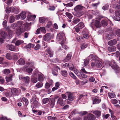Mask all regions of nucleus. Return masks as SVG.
I'll list each match as a JSON object with an SVG mask.
<instances>
[{"label":"nucleus","instance_id":"f257e3e1","mask_svg":"<svg viewBox=\"0 0 120 120\" xmlns=\"http://www.w3.org/2000/svg\"><path fill=\"white\" fill-rule=\"evenodd\" d=\"M108 64L116 72V73H119L120 72V68L116 64V63L113 60L111 64V62L109 61H107L106 64Z\"/></svg>","mask_w":120,"mask_h":120},{"label":"nucleus","instance_id":"f03ea898","mask_svg":"<svg viewBox=\"0 0 120 120\" xmlns=\"http://www.w3.org/2000/svg\"><path fill=\"white\" fill-rule=\"evenodd\" d=\"M26 64L27 67L29 66L31 67V68L27 69L26 70V71L29 73H31L33 71V69L35 68L34 66V62L32 61L27 62L26 63Z\"/></svg>","mask_w":120,"mask_h":120},{"label":"nucleus","instance_id":"7ed1b4c3","mask_svg":"<svg viewBox=\"0 0 120 120\" xmlns=\"http://www.w3.org/2000/svg\"><path fill=\"white\" fill-rule=\"evenodd\" d=\"M64 34L62 33H59L57 35L56 37V41H60V44H63L65 41V40L64 39Z\"/></svg>","mask_w":120,"mask_h":120},{"label":"nucleus","instance_id":"20e7f679","mask_svg":"<svg viewBox=\"0 0 120 120\" xmlns=\"http://www.w3.org/2000/svg\"><path fill=\"white\" fill-rule=\"evenodd\" d=\"M120 10H116L115 11V15L113 17V19L115 20L120 21Z\"/></svg>","mask_w":120,"mask_h":120},{"label":"nucleus","instance_id":"39448f33","mask_svg":"<svg viewBox=\"0 0 120 120\" xmlns=\"http://www.w3.org/2000/svg\"><path fill=\"white\" fill-rule=\"evenodd\" d=\"M89 57H91L92 60H93V61L91 63V66L92 68H94L96 66V64L95 63V59L97 58V56L94 55H90Z\"/></svg>","mask_w":120,"mask_h":120},{"label":"nucleus","instance_id":"423d86ee","mask_svg":"<svg viewBox=\"0 0 120 120\" xmlns=\"http://www.w3.org/2000/svg\"><path fill=\"white\" fill-rule=\"evenodd\" d=\"M66 93L68 94V99L69 101H72L75 99V97L73 96L72 93L68 92H67Z\"/></svg>","mask_w":120,"mask_h":120},{"label":"nucleus","instance_id":"0eeeda50","mask_svg":"<svg viewBox=\"0 0 120 120\" xmlns=\"http://www.w3.org/2000/svg\"><path fill=\"white\" fill-rule=\"evenodd\" d=\"M43 38L45 41L49 42L51 38L50 33H49L46 34L44 35Z\"/></svg>","mask_w":120,"mask_h":120},{"label":"nucleus","instance_id":"6e6552de","mask_svg":"<svg viewBox=\"0 0 120 120\" xmlns=\"http://www.w3.org/2000/svg\"><path fill=\"white\" fill-rule=\"evenodd\" d=\"M57 103L58 105H59L62 106H64L65 104V101L61 98H59L58 99Z\"/></svg>","mask_w":120,"mask_h":120},{"label":"nucleus","instance_id":"1a4fd4ad","mask_svg":"<svg viewBox=\"0 0 120 120\" xmlns=\"http://www.w3.org/2000/svg\"><path fill=\"white\" fill-rule=\"evenodd\" d=\"M37 75L38 80L40 81H43L44 80V78L42 75L40 74H39L37 72H36L34 73V76H37Z\"/></svg>","mask_w":120,"mask_h":120},{"label":"nucleus","instance_id":"9d476101","mask_svg":"<svg viewBox=\"0 0 120 120\" xmlns=\"http://www.w3.org/2000/svg\"><path fill=\"white\" fill-rule=\"evenodd\" d=\"M25 31V29L23 28L19 27L17 29L16 33L17 35L19 36L22 33Z\"/></svg>","mask_w":120,"mask_h":120},{"label":"nucleus","instance_id":"9b49d317","mask_svg":"<svg viewBox=\"0 0 120 120\" xmlns=\"http://www.w3.org/2000/svg\"><path fill=\"white\" fill-rule=\"evenodd\" d=\"M11 92L12 95H13L16 96L18 95V90L15 88H12L11 89Z\"/></svg>","mask_w":120,"mask_h":120},{"label":"nucleus","instance_id":"f8f14e48","mask_svg":"<svg viewBox=\"0 0 120 120\" xmlns=\"http://www.w3.org/2000/svg\"><path fill=\"white\" fill-rule=\"evenodd\" d=\"M84 8L81 5H78L75 7L74 9L75 11H77L82 10Z\"/></svg>","mask_w":120,"mask_h":120},{"label":"nucleus","instance_id":"ddd939ff","mask_svg":"<svg viewBox=\"0 0 120 120\" xmlns=\"http://www.w3.org/2000/svg\"><path fill=\"white\" fill-rule=\"evenodd\" d=\"M101 100L99 98L97 97H95L94 98L93 103V104H98L101 101Z\"/></svg>","mask_w":120,"mask_h":120},{"label":"nucleus","instance_id":"4468645a","mask_svg":"<svg viewBox=\"0 0 120 120\" xmlns=\"http://www.w3.org/2000/svg\"><path fill=\"white\" fill-rule=\"evenodd\" d=\"M46 51L49 54L50 57H52L53 55V52L50 47H48L46 49Z\"/></svg>","mask_w":120,"mask_h":120},{"label":"nucleus","instance_id":"2eb2a0df","mask_svg":"<svg viewBox=\"0 0 120 120\" xmlns=\"http://www.w3.org/2000/svg\"><path fill=\"white\" fill-rule=\"evenodd\" d=\"M117 41L116 39H114L109 41L108 42V45L110 46L113 45L117 43Z\"/></svg>","mask_w":120,"mask_h":120},{"label":"nucleus","instance_id":"dca6fc26","mask_svg":"<svg viewBox=\"0 0 120 120\" xmlns=\"http://www.w3.org/2000/svg\"><path fill=\"white\" fill-rule=\"evenodd\" d=\"M15 39H14L12 41L13 42L15 43L16 45L18 46L24 42L23 41L20 40H19L15 42Z\"/></svg>","mask_w":120,"mask_h":120},{"label":"nucleus","instance_id":"f3484780","mask_svg":"<svg viewBox=\"0 0 120 120\" xmlns=\"http://www.w3.org/2000/svg\"><path fill=\"white\" fill-rule=\"evenodd\" d=\"M25 63V60L22 58L20 59L17 62L18 64L20 65H24Z\"/></svg>","mask_w":120,"mask_h":120},{"label":"nucleus","instance_id":"a211bd4d","mask_svg":"<svg viewBox=\"0 0 120 120\" xmlns=\"http://www.w3.org/2000/svg\"><path fill=\"white\" fill-rule=\"evenodd\" d=\"M95 118L94 116L91 113H90L88 115L86 120H94Z\"/></svg>","mask_w":120,"mask_h":120},{"label":"nucleus","instance_id":"6ab92c4d","mask_svg":"<svg viewBox=\"0 0 120 120\" xmlns=\"http://www.w3.org/2000/svg\"><path fill=\"white\" fill-rule=\"evenodd\" d=\"M101 112L98 110H95L93 111V113L98 118L101 115Z\"/></svg>","mask_w":120,"mask_h":120},{"label":"nucleus","instance_id":"aec40b11","mask_svg":"<svg viewBox=\"0 0 120 120\" xmlns=\"http://www.w3.org/2000/svg\"><path fill=\"white\" fill-rule=\"evenodd\" d=\"M107 49L109 52H113L116 50V48L115 46H110L108 47Z\"/></svg>","mask_w":120,"mask_h":120},{"label":"nucleus","instance_id":"412c9836","mask_svg":"<svg viewBox=\"0 0 120 120\" xmlns=\"http://www.w3.org/2000/svg\"><path fill=\"white\" fill-rule=\"evenodd\" d=\"M95 63L96 64V67L98 68H100L101 67L102 65L101 64V62L98 60L96 59Z\"/></svg>","mask_w":120,"mask_h":120},{"label":"nucleus","instance_id":"4be33fe9","mask_svg":"<svg viewBox=\"0 0 120 120\" xmlns=\"http://www.w3.org/2000/svg\"><path fill=\"white\" fill-rule=\"evenodd\" d=\"M55 102L54 101L52 100L48 104V106L49 107L51 108H53L55 105Z\"/></svg>","mask_w":120,"mask_h":120},{"label":"nucleus","instance_id":"5701e85b","mask_svg":"<svg viewBox=\"0 0 120 120\" xmlns=\"http://www.w3.org/2000/svg\"><path fill=\"white\" fill-rule=\"evenodd\" d=\"M95 25L97 28H100L101 26L99 21L97 20H96L95 21Z\"/></svg>","mask_w":120,"mask_h":120},{"label":"nucleus","instance_id":"b1692460","mask_svg":"<svg viewBox=\"0 0 120 120\" xmlns=\"http://www.w3.org/2000/svg\"><path fill=\"white\" fill-rule=\"evenodd\" d=\"M113 35V33H110L107 35L106 36V38L108 40H110L112 38Z\"/></svg>","mask_w":120,"mask_h":120},{"label":"nucleus","instance_id":"393cba45","mask_svg":"<svg viewBox=\"0 0 120 120\" xmlns=\"http://www.w3.org/2000/svg\"><path fill=\"white\" fill-rule=\"evenodd\" d=\"M30 25L29 23H26L25 25V31H28L30 30Z\"/></svg>","mask_w":120,"mask_h":120},{"label":"nucleus","instance_id":"a878e982","mask_svg":"<svg viewBox=\"0 0 120 120\" xmlns=\"http://www.w3.org/2000/svg\"><path fill=\"white\" fill-rule=\"evenodd\" d=\"M43 86V83L42 82H38L35 86V87H36L37 88H41Z\"/></svg>","mask_w":120,"mask_h":120},{"label":"nucleus","instance_id":"bb28decb","mask_svg":"<svg viewBox=\"0 0 120 120\" xmlns=\"http://www.w3.org/2000/svg\"><path fill=\"white\" fill-rule=\"evenodd\" d=\"M79 77V78L80 79H85L87 77V76L86 75L84 74H83L82 73H80V75Z\"/></svg>","mask_w":120,"mask_h":120},{"label":"nucleus","instance_id":"cd10ccee","mask_svg":"<svg viewBox=\"0 0 120 120\" xmlns=\"http://www.w3.org/2000/svg\"><path fill=\"white\" fill-rule=\"evenodd\" d=\"M10 73V70L8 69H4L3 71V73L5 75H7L9 74Z\"/></svg>","mask_w":120,"mask_h":120},{"label":"nucleus","instance_id":"c85d7f7f","mask_svg":"<svg viewBox=\"0 0 120 120\" xmlns=\"http://www.w3.org/2000/svg\"><path fill=\"white\" fill-rule=\"evenodd\" d=\"M12 10L15 13V14H18L19 11V8L16 7H14L12 9Z\"/></svg>","mask_w":120,"mask_h":120},{"label":"nucleus","instance_id":"c756f323","mask_svg":"<svg viewBox=\"0 0 120 120\" xmlns=\"http://www.w3.org/2000/svg\"><path fill=\"white\" fill-rule=\"evenodd\" d=\"M0 34L1 38L4 39L7 36V34L4 31L1 32V33Z\"/></svg>","mask_w":120,"mask_h":120},{"label":"nucleus","instance_id":"7c9ffc66","mask_svg":"<svg viewBox=\"0 0 120 120\" xmlns=\"http://www.w3.org/2000/svg\"><path fill=\"white\" fill-rule=\"evenodd\" d=\"M46 19L44 17H41L39 18V21L41 23H44L45 22Z\"/></svg>","mask_w":120,"mask_h":120},{"label":"nucleus","instance_id":"2f4dec72","mask_svg":"<svg viewBox=\"0 0 120 120\" xmlns=\"http://www.w3.org/2000/svg\"><path fill=\"white\" fill-rule=\"evenodd\" d=\"M74 3L73 2H71L67 4H64V6L65 7H69L73 6V5Z\"/></svg>","mask_w":120,"mask_h":120},{"label":"nucleus","instance_id":"473e14b6","mask_svg":"<svg viewBox=\"0 0 120 120\" xmlns=\"http://www.w3.org/2000/svg\"><path fill=\"white\" fill-rule=\"evenodd\" d=\"M9 48L10 50L12 51H15V47L12 44L9 45Z\"/></svg>","mask_w":120,"mask_h":120},{"label":"nucleus","instance_id":"72a5a7b5","mask_svg":"<svg viewBox=\"0 0 120 120\" xmlns=\"http://www.w3.org/2000/svg\"><path fill=\"white\" fill-rule=\"evenodd\" d=\"M71 54H68L67 55L66 58L64 60V61L67 62L70 60L71 58Z\"/></svg>","mask_w":120,"mask_h":120},{"label":"nucleus","instance_id":"f704fd0d","mask_svg":"<svg viewBox=\"0 0 120 120\" xmlns=\"http://www.w3.org/2000/svg\"><path fill=\"white\" fill-rule=\"evenodd\" d=\"M102 25L103 26H106L108 24L107 21L106 20H103L101 22Z\"/></svg>","mask_w":120,"mask_h":120},{"label":"nucleus","instance_id":"c9c22d12","mask_svg":"<svg viewBox=\"0 0 120 120\" xmlns=\"http://www.w3.org/2000/svg\"><path fill=\"white\" fill-rule=\"evenodd\" d=\"M15 18L13 15L11 16L9 19V22L10 23H12L15 21Z\"/></svg>","mask_w":120,"mask_h":120},{"label":"nucleus","instance_id":"e433bc0d","mask_svg":"<svg viewBox=\"0 0 120 120\" xmlns=\"http://www.w3.org/2000/svg\"><path fill=\"white\" fill-rule=\"evenodd\" d=\"M62 76L64 77H66L67 75V72L65 71H61Z\"/></svg>","mask_w":120,"mask_h":120},{"label":"nucleus","instance_id":"4c0bfd02","mask_svg":"<svg viewBox=\"0 0 120 120\" xmlns=\"http://www.w3.org/2000/svg\"><path fill=\"white\" fill-rule=\"evenodd\" d=\"M36 17V16L35 15H30L29 16V19L30 20H34Z\"/></svg>","mask_w":120,"mask_h":120},{"label":"nucleus","instance_id":"58836bf2","mask_svg":"<svg viewBox=\"0 0 120 120\" xmlns=\"http://www.w3.org/2000/svg\"><path fill=\"white\" fill-rule=\"evenodd\" d=\"M77 26L82 29L84 27V25L83 22H80L78 24Z\"/></svg>","mask_w":120,"mask_h":120},{"label":"nucleus","instance_id":"ea45409f","mask_svg":"<svg viewBox=\"0 0 120 120\" xmlns=\"http://www.w3.org/2000/svg\"><path fill=\"white\" fill-rule=\"evenodd\" d=\"M69 74L71 77H72L73 79H76L77 78L76 77L72 72L70 71L69 72Z\"/></svg>","mask_w":120,"mask_h":120},{"label":"nucleus","instance_id":"a19ab883","mask_svg":"<svg viewBox=\"0 0 120 120\" xmlns=\"http://www.w3.org/2000/svg\"><path fill=\"white\" fill-rule=\"evenodd\" d=\"M6 58L8 59L11 60L12 59V56L9 53H8L6 56Z\"/></svg>","mask_w":120,"mask_h":120},{"label":"nucleus","instance_id":"79ce46f5","mask_svg":"<svg viewBox=\"0 0 120 120\" xmlns=\"http://www.w3.org/2000/svg\"><path fill=\"white\" fill-rule=\"evenodd\" d=\"M13 77V75H11L9 77H6V80L8 82H9L11 81L12 79V78Z\"/></svg>","mask_w":120,"mask_h":120},{"label":"nucleus","instance_id":"37998d69","mask_svg":"<svg viewBox=\"0 0 120 120\" xmlns=\"http://www.w3.org/2000/svg\"><path fill=\"white\" fill-rule=\"evenodd\" d=\"M108 95L110 98H113L115 96V95L114 93L112 94L110 93H108Z\"/></svg>","mask_w":120,"mask_h":120},{"label":"nucleus","instance_id":"c03bdc74","mask_svg":"<svg viewBox=\"0 0 120 120\" xmlns=\"http://www.w3.org/2000/svg\"><path fill=\"white\" fill-rule=\"evenodd\" d=\"M80 72L81 73H84L85 74H87L88 73L89 74H91V73L90 72H87L86 71L85 69L84 68H82L80 70Z\"/></svg>","mask_w":120,"mask_h":120},{"label":"nucleus","instance_id":"a18cd8bd","mask_svg":"<svg viewBox=\"0 0 120 120\" xmlns=\"http://www.w3.org/2000/svg\"><path fill=\"white\" fill-rule=\"evenodd\" d=\"M66 15L68 17V18L70 19H71L72 17V15L70 13L66 12Z\"/></svg>","mask_w":120,"mask_h":120},{"label":"nucleus","instance_id":"49530a36","mask_svg":"<svg viewBox=\"0 0 120 120\" xmlns=\"http://www.w3.org/2000/svg\"><path fill=\"white\" fill-rule=\"evenodd\" d=\"M74 72L78 76H79L80 73L79 72V71L76 69H75L73 70Z\"/></svg>","mask_w":120,"mask_h":120},{"label":"nucleus","instance_id":"de8ad7c7","mask_svg":"<svg viewBox=\"0 0 120 120\" xmlns=\"http://www.w3.org/2000/svg\"><path fill=\"white\" fill-rule=\"evenodd\" d=\"M49 101V99L48 98H46L43 100L42 103L44 104H45L48 102Z\"/></svg>","mask_w":120,"mask_h":120},{"label":"nucleus","instance_id":"09e8293b","mask_svg":"<svg viewBox=\"0 0 120 120\" xmlns=\"http://www.w3.org/2000/svg\"><path fill=\"white\" fill-rule=\"evenodd\" d=\"M24 79L25 80V82L26 83H29L30 78L29 77L26 76L25 77H24Z\"/></svg>","mask_w":120,"mask_h":120},{"label":"nucleus","instance_id":"8fccbe9b","mask_svg":"<svg viewBox=\"0 0 120 120\" xmlns=\"http://www.w3.org/2000/svg\"><path fill=\"white\" fill-rule=\"evenodd\" d=\"M39 29L40 30V32L41 33H42L44 34L46 33V30L44 27H41L39 28Z\"/></svg>","mask_w":120,"mask_h":120},{"label":"nucleus","instance_id":"3c124183","mask_svg":"<svg viewBox=\"0 0 120 120\" xmlns=\"http://www.w3.org/2000/svg\"><path fill=\"white\" fill-rule=\"evenodd\" d=\"M22 100L25 102V105L27 106L28 103V100L25 98L23 97L22 98Z\"/></svg>","mask_w":120,"mask_h":120},{"label":"nucleus","instance_id":"603ef678","mask_svg":"<svg viewBox=\"0 0 120 120\" xmlns=\"http://www.w3.org/2000/svg\"><path fill=\"white\" fill-rule=\"evenodd\" d=\"M48 119L49 120H56L57 118L56 117H52L51 116H49L48 117Z\"/></svg>","mask_w":120,"mask_h":120},{"label":"nucleus","instance_id":"864d4df0","mask_svg":"<svg viewBox=\"0 0 120 120\" xmlns=\"http://www.w3.org/2000/svg\"><path fill=\"white\" fill-rule=\"evenodd\" d=\"M80 21V19H79L77 18L76 19H74L73 21V22L74 24H76L78 23Z\"/></svg>","mask_w":120,"mask_h":120},{"label":"nucleus","instance_id":"5fc2aeb1","mask_svg":"<svg viewBox=\"0 0 120 120\" xmlns=\"http://www.w3.org/2000/svg\"><path fill=\"white\" fill-rule=\"evenodd\" d=\"M26 13L25 12H23V13L21 16V19L22 20L26 18V16L25 15Z\"/></svg>","mask_w":120,"mask_h":120},{"label":"nucleus","instance_id":"6e6d98bb","mask_svg":"<svg viewBox=\"0 0 120 120\" xmlns=\"http://www.w3.org/2000/svg\"><path fill=\"white\" fill-rule=\"evenodd\" d=\"M109 5L108 4L105 5L102 8L104 10H106L108 9Z\"/></svg>","mask_w":120,"mask_h":120},{"label":"nucleus","instance_id":"4d7b16f0","mask_svg":"<svg viewBox=\"0 0 120 120\" xmlns=\"http://www.w3.org/2000/svg\"><path fill=\"white\" fill-rule=\"evenodd\" d=\"M84 13L83 12H77L76 14V15L78 17H80L83 15Z\"/></svg>","mask_w":120,"mask_h":120},{"label":"nucleus","instance_id":"13d9d810","mask_svg":"<svg viewBox=\"0 0 120 120\" xmlns=\"http://www.w3.org/2000/svg\"><path fill=\"white\" fill-rule=\"evenodd\" d=\"M33 104L35 106L37 107L39 106L40 105L39 102H38L37 100L36 101H35V102L33 103Z\"/></svg>","mask_w":120,"mask_h":120},{"label":"nucleus","instance_id":"bf43d9fd","mask_svg":"<svg viewBox=\"0 0 120 120\" xmlns=\"http://www.w3.org/2000/svg\"><path fill=\"white\" fill-rule=\"evenodd\" d=\"M87 45L86 44L83 43L82 44L81 46V49H83L87 47Z\"/></svg>","mask_w":120,"mask_h":120},{"label":"nucleus","instance_id":"052dcab7","mask_svg":"<svg viewBox=\"0 0 120 120\" xmlns=\"http://www.w3.org/2000/svg\"><path fill=\"white\" fill-rule=\"evenodd\" d=\"M17 26L21 27L23 26L24 25L22 23V22H18L17 23Z\"/></svg>","mask_w":120,"mask_h":120},{"label":"nucleus","instance_id":"680f3d73","mask_svg":"<svg viewBox=\"0 0 120 120\" xmlns=\"http://www.w3.org/2000/svg\"><path fill=\"white\" fill-rule=\"evenodd\" d=\"M32 82L34 83H36L38 81L37 78L36 77H34L31 79Z\"/></svg>","mask_w":120,"mask_h":120},{"label":"nucleus","instance_id":"e2e57ef3","mask_svg":"<svg viewBox=\"0 0 120 120\" xmlns=\"http://www.w3.org/2000/svg\"><path fill=\"white\" fill-rule=\"evenodd\" d=\"M45 88L47 89L48 90H49L50 87L49 84L48 82L46 83L45 85Z\"/></svg>","mask_w":120,"mask_h":120},{"label":"nucleus","instance_id":"0e129e2a","mask_svg":"<svg viewBox=\"0 0 120 120\" xmlns=\"http://www.w3.org/2000/svg\"><path fill=\"white\" fill-rule=\"evenodd\" d=\"M17 27V24L16 23L12 24L11 26V27L13 29H15L16 27Z\"/></svg>","mask_w":120,"mask_h":120},{"label":"nucleus","instance_id":"69168bd1","mask_svg":"<svg viewBox=\"0 0 120 120\" xmlns=\"http://www.w3.org/2000/svg\"><path fill=\"white\" fill-rule=\"evenodd\" d=\"M34 45L33 44H29L26 46V47L27 48H30L31 47H34Z\"/></svg>","mask_w":120,"mask_h":120},{"label":"nucleus","instance_id":"338daca9","mask_svg":"<svg viewBox=\"0 0 120 120\" xmlns=\"http://www.w3.org/2000/svg\"><path fill=\"white\" fill-rule=\"evenodd\" d=\"M37 101L35 97H33L31 99L30 101L33 104L35 101Z\"/></svg>","mask_w":120,"mask_h":120},{"label":"nucleus","instance_id":"774afa93","mask_svg":"<svg viewBox=\"0 0 120 120\" xmlns=\"http://www.w3.org/2000/svg\"><path fill=\"white\" fill-rule=\"evenodd\" d=\"M116 33L117 36L120 37V29L116 30Z\"/></svg>","mask_w":120,"mask_h":120}]
</instances>
